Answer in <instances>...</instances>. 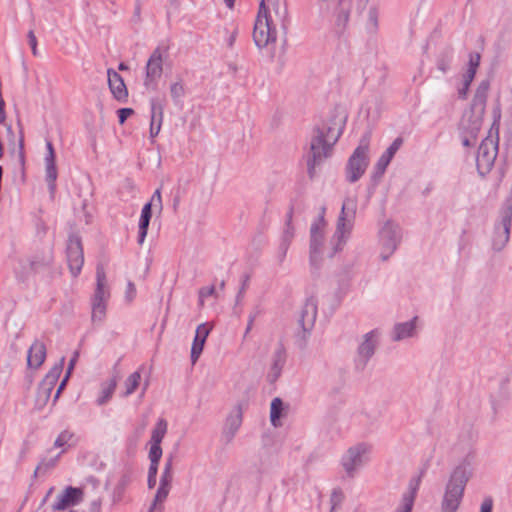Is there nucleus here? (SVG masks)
<instances>
[{
	"label": "nucleus",
	"mask_w": 512,
	"mask_h": 512,
	"mask_svg": "<svg viewBox=\"0 0 512 512\" xmlns=\"http://www.w3.org/2000/svg\"><path fill=\"white\" fill-rule=\"evenodd\" d=\"M347 203L342 205L341 215L338 219L336 232L331 240V246L325 245V232L326 221L325 211L326 208L321 206L317 217L310 224V261L312 264H317L319 260L324 257L331 258L335 253L342 249L345 243V236L351 227L354 212L351 215L346 213Z\"/></svg>",
	"instance_id": "nucleus-1"
},
{
	"label": "nucleus",
	"mask_w": 512,
	"mask_h": 512,
	"mask_svg": "<svg viewBox=\"0 0 512 512\" xmlns=\"http://www.w3.org/2000/svg\"><path fill=\"white\" fill-rule=\"evenodd\" d=\"M345 122L346 115L339 112L315 130L310 144L311 159L307 163L310 176H313L315 166L331 154L333 146L343 132Z\"/></svg>",
	"instance_id": "nucleus-2"
},
{
	"label": "nucleus",
	"mask_w": 512,
	"mask_h": 512,
	"mask_svg": "<svg viewBox=\"0 0 512 512\" xmlns=\"http://www.w3.org/2000/svg\"><path fill=\"white\" fill-rule=\"evenodd\" d=\"M469 477L470 470L465 465L458 466L453 470L446 485L442 512H455L458 509Z\"/></svg>",
	"instance_id": "nucleus-3"
},
{
	"label": "nucleus",
	"mask_w": 512,
	"mask_h": 512,
	"mask_svg": "<svg viewBox=\"0 0 512 512\" xmlns=\"http://www.w3.org/2000/svg\"><path fill=\"white\" fill-rule=\"evenodd\" d=\"M96 280L97 284L92 301L91 319L93 323L100 324L106 317L107 301L110 296L105 271L101 266L97 267Z\"/></svg>",
	"instance_id": "nucleus-4"
},
{
	"label": "nucleus",
	"mask_w": 512,
	"mask_h": 512,
	"mask_svg": "<svg viewBox=\"0 0 512 512\" xmlns=\"http://www.w3.org/2000/svg\"><path fill=\"white\" fill-rule=\"evenodd\" d=\"M370 146V133H366L359 145L349 158L347 165V178L350 182L357 181L365 172L368 165L367 154Z\"/></svg>",
	"instance_id": "nucleus-5"
},
{
	"label": "nucleus",
	"mask_w": 512,
	"mask_h": 512,
	"mask_svg": "<svg viewBox=\"0 0 512 512\" xmlns=\"http://www.w3.org/2000/svg\"><path fill=\"white\" fill-rule=\"evenodd\" d=\"M256 17L266 19L279 29H286L288 13L285 0H261Z\"/></svg>",
	"instance_id": "nucleus-6"
},
{
	"label": "nucleus",
	"mask_w": 512,
	"mask_h": 512,
	"mask_svg": "<svg viewBox=\"0 0 512 512\" xmlns=\"http://www.w3.org/2000/svg\"><path fill=\"white\" fill-rule=\"evenodd\" d=\"M278 29L270 25L266 19L263 20L262 17H256L252 33L254 44L259 49L267 48L274 44L277 39Z\"/></svg>",
	"instance_id": "nucleus-7"
},
{
	"label": "nucleus",
	"mask_w": 512,
	"mask_h": 512,
	"mask_svg": "<svg viewBox=\"0 0 512 512\" xmlns=\"http://www.w3.org/2000/svg\"><path fill=\"white\" fill-rule=\"evenodd\" d=\"M65 358L62 357L57 365H55L45 378L41 381L37 391V401L41 404H45L50 396L51 392L56 385L58 378L62 372Z\"/></svg>",
	"instance_id": "nucleus-8"
},
{
	"label": "nucleus",
	"mask_w": 512,
	"mask_h": 512,
	"mask_svg": "<svg viewBox=\"0 0 512 512\" xmlns=\"http://www.w3.org/2000/svg\"><path fill=\"white\" fill-rule=\"evenodd\" d=\"M67 262L71 273L74 276L78 275L84 264V256L81 241L76 236H71L68 240Z\"/></svg>",
	"instance_id": "nucleus-9"
},
{
	"label": "nucleus",
	"mask_w": 512,
	"mask_h": 512,
	"mask_svg": "<svg viewBox=\"0 0 512 512\" xmlns=\"http://www.w3.org/2000/svg\"><path fill=\"white\" fill-rule=\"evenodd\" d=\"M84 498V491L81 488L72 486L66 487L56 497L52 509L54 511H63L71 506L77 505Z\"/></svg>",
	"instance_id": "nucleus-10"
},
{
	"label": "nucleus",
	"mask_w": 512,
	"mask_h": 512,
	"mask_svg": "<svg viewBox=\"0 0 512 512\" xmlns=\"http://www.w3.org/2000/svg\"><path fill=\"white\" fill-rule=\"evenodd\" d=\"M498 152V141L497 138H493L491 136L486 137L480 144L477 154V163L478 166L485 167L489 169L496 157Z\"/></svg>",
	"instance_id": "nucleus-11"
},
{
	"label": "nucleus",
	"mask_w": 512,
	"mask_h": 512,
	"mask_svg": "<svg viewBox=\"0 0 512 512\" xmlns=\"http://www.w3.org/2000/svg\"><path fill=\"white\" fill-rule=\"evenodd\" d=\"M163 72V53L157 48L153 51L146 65V77L144 85L146 87L153 86L161 77Z\"/></svg>",
	"instance_id": "nucleus-12"
},
{
	"label": "nucleus",
	"mask_w": 512,
	"mask_h": 512,
	"mask_svg": "<svg viewBox=\"0 0 512 512\" xmlns=\"http://www.w3.org/2000/svg\"><path fill=\"white\" fill-rule=\"evenodd\" d=\"M367 451V447L363 444L351 447L347 451V454L342 458V465L348 475H353V473L363 464Z\"/></svg>",
	"instance_id": "nucleus-13"
},
{
	"label": "nucleus",
	"mask_w": 512,
	"mask_h": 512,
	"mask_svg": "<svg viewBox=\"0 0 512 512\" xmlns=\"http://www.w3.org/2000/svg\"><path fill=\"white\" fill-rule=\"evenodd\" d=\"M488 90L489 83L487 81H483L478 86L477 91L474 95L472 108L477 110V115L475 117V120L473 121V130H478L480 127Z\"/></svg>",
	"instance_id": "nucleus-14"
},
{
	"label": "nucleus",
	"mask_w": 512,
	"mask_h": 512,
	"mask_svg": "<svg viewBox=\"0 0 512 512\" xmlns=\"http://www.w3.org/2000/svg\"><path fill=\"white\" fill-rule=\"evenodd\" d=\"M211 331V326L207 323L200 324L196 329V334L191 347V361L196 363L201 355L205 341Z\"/></svg>",
	"instance_id": "nucleus-15"
},
{
	"label": "nucleus",
	"mask_w": 512,
	"mask_h": 512,
	"mask_svg": "<svg viewBox=\"0 0 512 512\" xmlns=\"http://www.w3.org/2000/svg\"><path fill=\"white\" fill-rule=\"evenodd\" d=\"M380 240L384 248L390 254L397 246L399 240V232L396 225L391 222H387L380 232Z\"/></svg>",
	"instance_id": "nucleus-16"
},
{
	"label": "nucleus",
	"mask_w": 512,
	"mask_h": 512,
	"mask_svg": "<svg viewBox=\"0 0 512 512\" xmlns=\"http://www.w3.org/2000/svg\"><path fill=\"white\" fill-rule=\"evenodd\" d=\"M511 227V214L504 216L502 223L496 227L492 239L493 247L496 250H501L509 240V233Z\"/></svg>",
	"instance_id": "nucleus-17"
},
{
	"label": "nucleus",
	"mask_w": 512,
	"mask_h": 512,
	"mask_svg": "<svg viewBox=\"0 0 512 512\" xmlns=\"http://www.w3.org/2000/svg\"><path fill=\"white\" fill-rule=\"evenodd\" d=\"M107 75L108 85L114 97L118 100H125L128 96V91L123 78L113 69H108Z\"/></svg>",
	"instance_id": "nucleus-18"
},
{
	"label": "nucleus",
	"mask_w": 512,
	"mask_h": 512,
	"mask_svg": "<svg viewBox=\"0 0 512 512\" xmlns=\"http://www.w3.org/2000/svg\"><path fill=\"white\" fill-rule=\"evenodd\" d=\"M46 358V347L44 345V343L40 342V341H35L29 351H28V355H27V364L30 368H34V369H37L39 368L44 360Z\"/></svg>",
	"instance_id": "nucleus-19"
},
{
	"label": "nucleus",
	"mask_w": 512,
	"mask_h": 512,
	"mask_svg": "<svg viewBox=\"0 0 512 512\" xmlns=\"http://www.w3.org/2000/svg\"><path fill=\"white\" fill-rule=\"evenodd\" d=\"M419 483V478H414L409 482L408 490L402 495L401 503L395 512H411Z\"/></svg>",
	"instance_id": "nucleus-20"
},
{
	"label": "nucleus",
	"mask_w": 512,
	"mask_h": 512,
	"mask_svg": "<svg viewBox=\"0 0 512 512\" xmlns=\"http://www.w3.org/2000/svg\"><path fill=\"white\" fill-rule=\"evenodd\" d=\"M362 29L368 34H375L378 29V12L370 7L363 11L359 19Z\"/></svg>",
	"instance_id": "nucleus-21"
},
{
	"label": "nucleus",
	"mask_w": 512,
	"mask_h": 512,
	"mask_svg": "<svg viewBox=\"0 0 512 512\" xmlns=\"http://www.w3.org/2000/svg\"><path fill=\"white\" fill-rule=\"evenodd\" d=\"M48 154L45 158V172L46 179L49 182L50 188L54 189L55 181L57 179V168L55 163L54 148L51 142L46 144Z\"/></svg>",
	"instance_id": "nucleus-22"
},
{
	"label": "nucleus",
	"mask_w": 512,
	"mask_h": 512,
	"mask_svg": "<svg viewBox=\"0 0 512 512\" xmlns=\"http://www.w3.org/2000/svg\"><path fill=\"white\" fill-rule=\"evenodd\" d=\"M403 143L402 138L398 137L396 138L392 144L387 148V150L381 155L379 158L376 169L380 174H383L391 162L392 158L394 157L395 153L399 150Z\"/></svg>",
	"instance_id": "nucleus-23"
},
{
	"label": "nucleus",
	"mask_w": 512,
	"mask_h": 512,
	"mask_svg": "<svg viewBox=\"0 0 512 512\" xmlns=\"http://www.w3.org/2000/svg\"><path fill=\"white\" fill-rule=\"evenodd\" d=\"M316 314V305L313 302L305 303L299 318V324L305 332L311 330L313 327L316 320Z\"/></svg>",
	"instance_id": "nucleus-24"
},
{
	"label": "nucleus",
	"mask_w": 512,
	"mask_h": 512,
	"mask_svg": "<svg viewBox=\"0 0 512 512\" xmlns=\"http://www.w3.org/2000/svg\"><path fill=\"white\" fill-rule=\"evenodd\" d=\"M151 202L146 203L141 211V216L139 220V237L138 243L142 245L144 243L145 237L147 235L148 226L151 219Z\"/></svg>",
	"instance_id": "nucleus-25"
},
{
	"label": "nucleus",
	"mask_w": 512,
	"mask_h": 512,
	"mask_svg": "<svg viewBox=\"0 0 512 512\" xmlns=\"http://www.w3.org/2000/svg\"><path fill=\"white\" fill-rule=\"evenodd\" d=\"M118 383L117 377H112L101 383L99 395L97 397V404H105L113 395Z\"/></svg>",
	"instance_id": "nucleus-26"
},
{
	"label": "nucleus",
	"mask_w": 512,
	"mask_h": 512,
	"mask_svg": "<svg viewBox=\"0 0 512 512\" xmlns=\"http://www.w3.org/2000/svg\"><path fill=\"white\" fill-rule=\"evenodd\" d=\"M373 337L374 334L372 332L366 334L364 342L359 347V356L362 358L363 363H365L374 353Z\"/></svg>",
	"instance_id": "nucleus-27"
},
{
	"label": "nucleus",
	"mask_w": 512,
	"mask_h": 512,
	"mask_svg": "<svg viewBox=\"0 0 512 512\" xmlns=\"http://www.w3.org/2000/svg\"><path fill=\"white\" fill-rule=\"evenodd\" d=\"M415 328L414 321L401 323L395 326V336L394 340L398 341L403 338H406L412 334V331Z\"/></svg>",
	"instance_id": "nucleus-28"
},
{
	"label": "nucleus",
	"mask_w": 512,
	"mask_h": 512,
	"mask_svg": "<svg viewBox=\"0 0 512 512\" xmlns=\"http://www.w3.org/2000/svg\"><path fill=\"white\" fill-rule=\"evenodd\" d=\"M283 409L282 400L278 397L274 398L271 402L270 407V420L273 426L277 427L279 425V418L281 416V411Z\"/></svg>",
	"instance_id": "nucleus-29"
},
{
	"label": "nucleus",
	"mask_w": 512,
	"mask_h": 512,
	"mask_svg": "<svg viewBox=\"0 0 512 512\" xmlns=\"http://www.w3.org/2000/svg\"><path fill=\"white\" fill-rule=\"evenodd\" d=\"M167 432V423L164 419H160L152 431L151 443L160 444Z\"/></svg>",
	"instance_id": "nucleus-30"
},
{
	"label": "nucleus",
	"mask_w": 512,
	"mask_h": 512,
	"mask_svg": "<svg viewBox=\"0 0 512 512\" xmlns=\"http://www.w3.org/2000/svg\"><path fill=\"white\" fill-rule=\"evenodd\" d=\"M140 379H141L140 373L137 371L133 372L132 374H130L128 376V378L125 381L126 390L124 392V396H128L135 391V389L139 385Z\"/></svg>",
	"instance_id": "nucleus-31"
},
{
	"label": "nucleus",
	"mask_w": 512,
	"mask_h": 512,
	"mask_svg": "<svg viewBox=\"0 0 512 512\" xmlns=\"http://www.w3.org/2000/svg\"><path fill=\"white\" fill-rule=\"evenodd\" d=\"M158 114H159V119L157 120V123H156L157 113H156V108L153 107V109H152L151 124H150V137L151 138L156 137L159 134L160 129H161V122H162V111H161V109H159V113Z\"/></svg>",
	"instance_id": "nucleus-32"
},
{
	"label": "nucleus",
	"mask_w": 512,
	"mask_h": 512,
	"mask_svg": "<svg viewBox=\"0 0 512 512\" xmlns=\"http://www.w3.org/2000/svg\"><path fill=\"white\" fill-rule=\"evenodd\" d=\"M169 489H170V487L165 486V485L159 486L157 493L155 495V498H154V502H153L149 512H155L157 504L162 503L167 498Z\"/></svg>",
	"instance_id": "nucleus-33"
},
{
	"label": "nucleus",
	"mask_w": 512,
	"mask_h": 512,
	"mask_svg": "<svg viewBox=\"0 0 512 512\" xmlns=\"http://www.w3.org/2000/svg\"><path fill=\"white\" fill-rule=\"evenodd\" d=\"M344 495L341 491L335 490L331 495V511L330 512H343L341 504L343 502ZM351 512V511H349Z\"/></svg>",
	"instance_id": "nucleus-34"
},
{
	"label": "nucleus",
	"mask_w": 512,
	"mask_h": 512,
	"mask_svg": "<svg viewBox=\"0 0 512 512\" xmlns=\"http://www.w3.org/2000/svg\"><path fill=\"white\" fill-rule=\"evenodd\" d=\"M161 456H162V449L160 447V444L151 443V447H150V451H149L150 461L151 462H159Z\"/></svg>",
	"instance_id": "nucleus-35"
},
{
	"label": "nucleus",
	"mask_w": 512,
	"mask_h": 512,
	"mask_svg": "<svg viewBox=\"0 0 512 512\" xmlns=\"http://www.w3.org/2000/svg\"><path fill=\"white\" fill-rule=\"evenodd\" d=\"M27 38H28V43L31 47L32 54L34 56H38L39 50H38L37 38H36V35L33 30H30L28 32Z\"/></svg>",
	"instance_id": "nucleus-36"
},
{
	"label": "nucleus",
	"mask_w": 512,
	"mask_h": 512,
	"mask_svg": "<svg viewBox=\"0 0 512 512\" xmlns=\"http://www.w3.org/2000/svg\"><path fill=\"white\" fill-rule=\"evenodd\" d=\"M214 293H215V286L214 285H210V286L201 288L200 291H199L200 305L202 306L204 304V299L206 297L212 296V295H214Z\"/></svg>",
	"instance_id": "nucleus-37"
},
{
	"label": "nucleus",
	"mask_w": 512,
	"mask_h": 512,
	"mask_svg": "<svg viewBox=\"0 0 512 512\" xmlns=\"http://www.w3.org/2000/svg\"><path fill=\"white\" fill-rule=\"evenodd\" d=\"M71 438L72 434L67 431H64L60 433V435L56 438L54 444L56 447H63L71 440Z\"/></svg>",
	"instance_id": "nucleus-38"
},
{
	"label": "nucleus",
	"mask_w": 512,
	"mask_h": 512,
	"mask_svg": "<svg viewBox=\"0 0 512 512\" xmlns=\"http://www.w3.org/2000/svg\"><path fill=\"white\" fill-rule=\"evenodd\" d=\"M170 92L173 98H180L184 94L183 85L179 82L173 83L170 87Z\"/></svg>",
	"instance_id": "nucleus-39"
},
{
	"label": "nucleus",
	"mask_w": 512,
	"mask_h": 512,
	"mask_svg": "<svg viewBox=\"0 0 512 512\" xmlns=\"http://www.w3.org/2000/svg\"><path fill=\"white\" fill-rule=\"evenodd\" d=\"M170 468H171V465H170V463H168L165 467V470H164L162 476H161L160 485H165V486L170 487V483L172 480Z\"/></svg>",
	"instance_id": "nucleus-40"
},
{
	"label": "nucleus",
	"mask_w": 512,
	"mask_h": 512,
	"mask_svg": "<svg viewBox=\"0 0 512 512\" xmlns=\"http://www.w3.org/2000/svg\"><path fill=\"white\" fill-rule=\"evenodd\" d=\"M119 114V123L123 124L127 117L133 114V109L131 108H122L118 111Z\"/></svg>",
	"instance_id": "nucleus-41"
},
{
	"label": "nucleus",
	"mask_w": 512,
	"mask_h": 512,
	"mask_svg": "<svg viewBox=\"0 0 512 512\" xmlns=\"http://www.w3.org/2000/svg\"><path fill=\"white\" fill-rule=\"evenodd\" d=\"M493 506V501L491 498H486L481 504L480 512H491Z\"/></svg>",
	"instance_id": "nucleus-42"
},
{
	"label": "nucleus",
	"mask_w": 512,
	"mask_h": 512,
	"mask_svg": "<svg viewBox=\"0 0 512 512\" xmlns=\"http://www.w3.org/2000/svg\"><path fill=\"white\" fill-rule=\"evenodd\" d=\"M479 61H480V56L478 54H476L475 56H472L469 61L468 69H473L474 71H476V69L479 65Z\"/></svg>",
	"instance_id": "nucleus-43"
},
{
	"label": "nucleus",
	"mask_w": 512,
	"mask_h": 512,
	"mask_svg": "<svg viewBox=\"0 0 512 512\" xmlns=\"http://www.w3.org/2000/svg\"><path fill=\"white\" fill-rule=\"evenodd\" d=\"M78 357H79V352L75 351L73 356H72V358L69 361V365H68V368H67V375H69L71 373V371L74 368V365H75Z\"/></svg>",
	"instance_id": "nucleus-44"
},
{
	"label": "nucleus",
	"mask_w": 512,
	"mask_h": 512,
	"mask_svg": "<svg viewBox=\"0 0 512 512\" xmlns=\"http://www.w3.org/2000/svg\"><path fill=\"white\" fill-rule=\"evenodd\" d=\"M475 73L476 71H474L473 69H468L466 75H465V85H466V88H469V85L470 83L472 82L474 76H475Z\"/></svg>",
	"instance_id": "nucleus-45"
},
{
	"label": "nucleus",
	"mask_w": 512,
	"mask_h": 512,
	"mask_svg": "<svg viewBox=\"0 0 512 512\" xmlns=\"http://www.w3.org/2000/svg\"><path fill=\"white\" fill-rule=\"evenodd\" d=\"M158 463L159 462H151L150 467H149L148 475H150L152 477H156L157 469H158Z\"/></svg>",
	"instance_id": "nucleus-46"
},
{
	"label": "nucleus",
	"mask_w": 512,
	"mask_h": 512,
	"mask_svg": "<svg viewBox=\"0 0 512 512\" xmlns=\"http://www.w3.org/2000/svg\"><path fill=\"white\" fill-rule=\"evenodd\" d=\"M155 201L158 202L159 205L161 206V193H160V189H156V191L154 192L150 202L152 203V202H155Z\"/></svg>",
	"instance_id": "nucleus-47"
},
{
	"label": "nucleus",
	"mask_w": 512,
	"mask_h": 512,
	"mask_svg": "<svg viewBox=\"0 0 512 512\" xmlns=\"http://www.w3.org/2000/svg\"><path fill=\"white\" fill-rule=\"evenodd\" d=\"M68 376H69V375H67V374H66L65 378L62 380V382H61V383H60V385L58 386L57 391H56V393H55V399H57V398H58V396H59V394H60L61 390H62V389H63V387L65 386V383H66V381H67V379H68Z\"/></svg>",
	"instance_id": "nucleus-48"
},
{
	"label": "nucleus",
	"mask_w": 512,
	"mask_h": 512,
	"mask_svg": "<svg viewBox=\"0 0 512 512\" xmlns=\"http://www.w3.org/2000/svg\"><path fill=\"white\" fill-rule=\"evenodd\" d=\"M282 361L281 359L277 360L273 366V370L275 371V375L278 376L281 370Z\"/></svg>",
	"instance_id": "nucleus-49"
},
{
	"label": "nucleus",
	"mask_w": 512,
	"mask_h": 512,
	"mask_svg": "<svg viewBox=\"0 0 512 512\" xmlns=\"http://www.w3.org/2000/svg\"><path fill=\"white\" fill-rule=\"evenodd\" d=\"M254 319H255V317H254V316H250V317H249V321H248V325H247V328H246L245 334H248V333H249V331L251 330V328H252V326H253Z\"/></svg>",
	"instance_id": "nucleus-50"
},
{
	"label": "nucleus",
	"mask_w": 512,
	"mask_h": 512,
	"mask_svg": "<svg viewBox=\"0 0 512 512\" xmlns=\"http://www.w3.org/2000/svg\"><path fill=\"white\" fill-rule=\"evenodd\" d=\"M140 12H141V0H136L135 15L137 17H139Z\"/></svg>",
	"instance_id": "nucleus-51"
},
{
	"label": "nucleus",
	"mask_w": 512,
	"mask_h": 512,
	"mask_svg": "<svg viewBox=\"0 0 512 512\" xmlns=\"http://www.w3.org/2000/svg\"><path fill=\"white\" fill-rule=\"evenodd\" d=\"M156 484V477H152L148 475V486L149 488H153Z\"/></svg>",
	"instance_id": "nucleus-52"
},
{
	"label": "nucleus",
	"mask_w": 512,
	"mask_h": 512,
	"mask_svg": "<svg viewBox=\"0 0 512 512\" xmlns=\"http://www.w3.org/2000/svg\"><path fill=\"white\" fill-rule=\"evenodd\" d=\"M224 2L226 4V6L231 9L234 6L235 0H224Z\"/></svg>",
	"instance_id": "nucleus-53"
},
{
	"label": "nucleus",
	"mask_w": 512,
	"mask_h": 512,
	"mask_svg": "<svg viewBox=\"0 0 512 512\" xmlns=\"http://www.w3.org/2000/svg\"><path fill=\"white\" fill-rule=\"evenodd\" d=\"M467 90H468V88H466V85L464 84V88L459 92V94L462 98L466 97Z\"/></svg>",
	"instance_id": "nucleus-54"
},
{
	"label": "nucleus",
	"mask_w": 512,
	"mask_h": 512,
	"mask_svg": "<svg viewBox=\"0 0 512 512\" xmlns=\"http://www.w3.org/2000/svg\"><path fill=\"white\" fill-rule=\"evenodd\" d=\"M248 277H246L245 281L243 282V286H242V289L240 290V293H242L247 285V282H248Z\"/></svg>",
	"instance_id": "nucleus-55"
},
{
	"label": "nucleus",
	"mask_w": 512,
	"mask_h": 512,
	"mask_svg": "<svg viewBox=\"0 0 512 512\" xmlns=\"http://www.w3.org/2000/svg\"><path fill=\"white\" fill-rule=\"evenodd\" d=\"M128 289H129V291H131V292H135V286H134L132 283H129V284H128Z\"/></svg>",
	"instance_id": "nucleus-56"
},
{
	"label": "nucleus",
	"mask_w": 512,
	"mask_h": 512,
	"mask_svg": "<svg viewBox=\"0 0 512 512\" xmlns=\"http://www.w3.org/2000/svg\"><path fill=\"white\" fill-rule=\"evenodd\" d=\"M118 68L119 70H126L127 66L124 63H120Z\"/></svg>",
	"instance_id": "nucleus-57"
},
{
	"label": "nucleus",
	"mask_w": 512,
	"mask_h": 512,
	"mask_svg": "<svg viewBox=\"0 0 512 512\" xmlns=\"http://www.w3.org/2000/svg\"><path fill=\"white\" fill-rule=\"evenodd\" d=\"M52 491H53V487H51V488L48 490L47 495H46V497H45V498H44V500H43L44 502L46 501V499L48 498V496L52 493Z\"/></svg>",
	"instance_id": "nucleus-58"
},
{
	"label": "nucleus",
	"mask_w": 512,
	"mask_h": 512,
	"mask_svg": "<svg viewBox=\"0 0 512 512\" xmlns=\"http://www.w3.org/2000/svg\"><path fill=\"white\" fill-rule=\"evenodd\" d=\"M45 466L44 461L40 462L37 466V469H42Z\"/></svg>",
	"instance_id": "nucleus-59"
},
{
	"label": "nucleus",
	"mask_w": 512,
	"mask_h": 512,
	"mask_svg": "<svg viewBox=\"0 0 512 512\" xmlns=\"http://www.w3.org/2000/svg\"><path fill=\"white\" fill-rule=\"evenodd\" d=\"M347 20H348V15L347 14H343L342 21L345 23Z\"/></svg>",
	"instance_id": "nucleus-60"
},
{
	"label": "nucleus",
	"mask_w": 512,
	"mask_h": 512,
	"mask_svg": "<svg viewBox=\"0 0 512 512\" xmlns=\"http://www.w3.org/2000/svg\"><path fill=\"white\" fill-rule=\"evenodd\" d=\"M440 69H441L442 71H445V70H446V66H445L444 64H442V65L440 66Z\"/></svg>",
	"instance_id": "nucleus-61"
},
{
	"label": "nucleus",
	"mask_w": 512,
	"mask_h": 512,
	"mask_svg": "<svg viewBox=\"0 0 512 512\" xmlns=\"http://www.w3.org/2000/svg\"><path fill=\"white\" fill-rule=\"evenodd\" d=\"M463 144H464L465 146H468V145H469V141H468L467 139H465V140L463 141Z\"/></svg>",
	"instance_id": "nucleus-62"
},
{
	"label": "nucleus",
	"mask_w": 512,
	"mask_h": 512,
	"mask_svg": "<svg viewBox=\"0 0 512 512\" xmlns=\"http://www.w3.org/2000/svg\"><path fill=\"white\" fill-rule=\"evenodd\" d=\"M224 286H225V282H224V281H221V283H220V288H221V289H223V288H224Z\"/></svg>",
	"instance_id": "nucleus-63"
},
{
	"label": "nucleus",
	"mask_w": 512,
	"mask_h": 512,
	"mask_svg": "<svg viewBox=\"0 0 512 512\" xmlns=\"http://www.w3.org/2000/svg\"><path fill=\"white\" fill-rule=\"evenodd\" d=\"M7 131H8L9 133H12L11 126H8V127H7Z\"/></svg>",
	"instance_id": "nucleus-64"
}]
</instances>
